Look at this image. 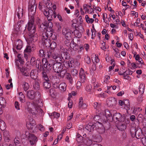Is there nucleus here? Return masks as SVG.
I'll use <instances>...</instances> for the list:
<instances>
[{"instance_id": "24", "label": "nucleus", "mask_w": 146, "mask_h": 146, "mask_svg": "<svg viewBox=\"0 0 146 146\" xmlns=\"http://www.w3.org/2000/svg\"><path fill=\"white\" fill-rule=\"evenodd\" d=\"M87 106L86 103L83 102V99L82 97H81L79 99V102L78 107L80 109H84L86 108Z\"/></svg>"}, {"instance_id": "6", "label": "nucleus", "mask_w": 146, "mask_h": 146, "mask_svg": "<svg viewBox=\"0 0 146 146\" xmlns=\"http://www.w3.org/2000/svg\"><path fill=\"white\" fill-rule=\"evenodd\" d=\"M100 126H102L101 123H100L98 121L96 123L93 122H89V123L86 125L85 128L89 131L92 132L94 130H97L99 129Z\"/></svg>"}, {"instance_id": "50", "label": "nucleus", "mask_w": 146, "mask_h": 146, "mask_svg": "<svg viewBox=\"0 0 146 146\" xmlns=\"http://www.w3.org/2000/svg\"><path fill=\"white\" fill-rule=\"evenodd\" d=\"M29 86L27 83L25 82L23 84V88L25 91L26 92L29 89Z\"/></svg>"}, {"instance_id": "9", "label": "nucleus", "mask_w": 146, "mask_h": 146, "mask_svg": "<svg viewBox=\"0 0 146 146\" xmlns=\"http://www.w3.org/2000/svg\"><path fill=\"white\" fill-rule=\"evenodd\" d=\"M27 97L31 100L40 97V94L38 92H35L33 90H29L26 92Z\"/></svg>"}, {"instance_id": "42", "label": "nucleus", "mask_w": 146, "mask_h": 146, "mask_svg": "<svg viewBox=\"0 0 146 146\" xmlns=\"http://www.w3.org/2000/svg\"><path fill=\"white\" fill-rule=\"evenodd\" d=\"M72 33L74 34L75 36L78 38H80L82 36L81 33L78 30H74L73 32H72Z\"/></svg>"}, {"instance_id": "47", "label": "nucleus", "mask_w": 146, "mask_h": 146, "mask_svg": "<svg viewBox=\"0 0 146 146\" xmlns=\"http://www.w3.org/2000/svg\"><path fill=\"white\" fill-rule=\"evenodd\" d=\"M6 128L5 123L2 120L0 121V129L1 130H4Z\"/></svg>"}, {"instance_id": "7", "label": "nucleus", "mask_w": 146, "mask_h": 146, "mask_svg": "<svg viewBox=\"0 0 146 146\" xmlns=\"http://www.w3.org/2000/svg\"><path fill=\"white\" fill-rule=\"evenodd\" d=\"M130 132L132 137H135L137 139L141 138L143 135L142 130L140 128H138L136 130L134 127L131 128L130 129Z\"/></svg>"}, {"instance_id": "27", "label": "nucleus", "mask_w": 146, "mask_h": 146, "mask_svg": "<svg viewBox=\"0 0 146 146\" xmlns=\"http://www.w3.org/2000/svg\"><path fill=\"white\" fill-rule=\"evenodd\" d=\"M65 44L67 46H68L70 45V46L72 47V45H73L74 46H72L73 47H76V43L74 44V41L72 40H69L66 39L65 41Z\"/></svg>"}, {"instance_id": "45", "label": "nucleus", "mask_w": 146, "mask_h": 146, "mask_svg": "<svg viewBox=\"0 0 146 146\" xmlns=\"http://www.w3.org/2000/svg\"><path fill=\"white\" fill-rule=\"evenodd\" d=\"M18 67L19 68H20V70L22 72V74L23 75L27 76H29V73L25 69H22L21 68H19V66H18Z\"/></svg>"}, {"instance_id": "23", "label": "nucleus", "mask_w": 146, "mask_h": 146, "mask_svg": "<svg viewBox=\"0 0 146 146\" xmlns=\"http://www.w3.org/2000/svg\"><path fill=\"white\" fill-rule=\"evenodd\" d=\"M3 135L5 141L9 142L10 140V136L9 132L7 130H5L3 132Z\"/></svg>"}, {"instance_id": "54", "label": "nucleus", "mask_w": 146, "mask_h": 146, "mask_svg": "<svg viewBox=\"0 0 146 146\" xmlns=\"http://www.w3.org/2000/svg\"><path fill=\"white\" fill-rule=\"evenodd\" d=\"M76 140L78 142H80V140L82 139L83 137L80 134L78 133L76 135Z\"/></svg>"}, {"instance_id": "36", "label": "nucleus", "mask_w": 146, "mask_h": 146, "mask_svg": "<svg viewBox=\"0 0 146 146\" xmlns=\"http://www.w3.org/2000/svg\"><path fill=\"white\" fill-rule=\"evenodd\" d=\"M66 70L63 69L62 70L60 71V72L58 73V76L60 77V78H64V76H65L66 74L67 73H66Z\"/></svg>"}, {"instance_id": "38", "label": "nucleus", "mask_w": 146, "mask_h": 146, "mask_svg": "<svg viewBox=\"0 0 146 146\" xmlns=\"http://www.w3.org/2000/svg\"><path fill=\"white\" fill-rule=\"evenodd\" d=\"M6 102L5 98H0V105L1 107L4 108L5 107Z\"/></svg>"}, {"instance_id": "17", "label": "nucleus", "mask_w": 146, "mask_h": 146, "mask_svg": "<svg viewBox=\"0 0 146 146\" xmlns=\"http://www.w3.org/2000/svg\"><path fill=\"white\" fill-rule=\"evenodd\" d=\"M27 126L30 132L34 133L36 131V126L35 123H30L27 124Z\"/></svg>"}, {"instance_id": "11", "label": "nucleus", "mask_w": 146, "mask_h": 146, "mask_svg": "<svg viewBox=\"0 0 146 146\" xmlns=\"http://www.w3.org/2000/svg\"><path fill=\"white\" fill-rule=\"evenodd\" d=\"M113 121L114 122H119L125 120V118L122 116L119 113H115L111 119V121Z\"/></svg>"}, {"instance_id": "60", "label": "nucleus", "mask_w": 146, "mask_h": 146, "mask_svg": "<svg viewBox=\"0 0 146 146\" xmlns=\"http://www.w3.org/2000/svg\"><path fill=\"white\" fill-rule=\"evenodd\" d=\"M130 119L131 121L133 122L135 121L136 120L137 121L138 120V119H136L135 116L134 115H131L130 117Z\"/></svg>"}, {"instance_id": "52", "label": "nucleus", "mask_w": 146, "mask_h": 146, "mask_svg": "<svg viewBox=\"0 0 146 146\" xmlns=\"http://www.w3.org/2000/svg\"><path fill=\"white\" fill-rule=\"evenodd\" d=\"M84 60L85 62L88 64L91 63V59L90 57L88 56H86L85 57Z\"/></svg>"}, {"instance_id": "10", "label": "nucleus", "mask_w": 146, "mask_h": 146, "mask_svg": "<svg viewBox=\"0 0 146 146\" xmlns=\"http://www.w3.org/2000/svg\"><path fill=\"white\" fill-rule=\"evenodd\" d=\"M42 66L45 69V70L49 71L52 69L53 63V60L48 62L46 59L43 58L42 60Z\"/></svg>"}, {"instance_id": "39", "label": "nucleus", "mask_w": 146, "mask_h": 146, "mask_svg": "<svg viewBox=\"0 0 146 146\" xmlns=\"http://www.w3.org/2000/svg\"><path fill=\"white\" fill-rule=\"evenodd\" d=\"M145 86L144 84L142 83L140 84L139 87V93L142 95L144 92Z\"/></svg>"}, {"instance_id": "63", "label": "nucleus", "mask_w": 146, "mask_h": 146, "mask_svg": "<svg viewBox=\"0 0 146 146\" xmlns=\"http://www.w3.org/2000/svg\"><path fill=\"white\" fill-rule=\"evenodd\" d=\"M92 6V4L91 3H90L89 5H88L87 4H85L83 6V9H86V10L87 9H88V8H91Z\"/></svg>"}, {"instance_id": "1", "label": "nucleus", "mask_w": 146, "mask_h": 146, "mask_svg": "<svg viewBox=\"0 0 146 146\" xmlns=\"http://www.w3.org/2000/svg\"><path fill=\"white\" fill-rule=\"evenodd\" d=\"M29 21L28 25L25 27L28 31L29 36L27 38L29 42H35L38 39V35L36 33V28L34 25V18H29Z\"/></svg>"}, {"instance_id": "57", "label": "nucleus", "mask_w": 146, "mask_h": 146, "mask_svg": "<svg viewBox=\"0 0 146 146\" xmlns=\"http://www.w3.org/2000/svg\"><path fill=\"white\" fill-rule=\"evenodd\" d=\"M15 108L18 110L20 109V104L17 101H16L15 102Z\"/></svg>"}, {"instance_id": "15", "label": "nucleus", "mask_w": 146, "mask_h": 146, "mask_svg": "<svg viewBox=\"0 0 146 146\" xmlns=\"http://www.w3.org/2000/svg\"><path fill=\"white\" fill-rule=\"evenodd\" d=\"M52 50H48L46 53L42 49H40L39 50L38 54L39 56L40 57L43 58L44 57L47 59H49L48 54V52H51Z\"/></svg>"}, {"instance_id": "37", "label": "nucleus", "mask_w": 146, "mask_h": 146, "mask_svg": "<svg viewBox=\"0 0 146 146\" xmlns=\"http://www.w3.org/2000/svg\"><path fill=\"white\" fill-rule=\"evenodd\" d=\"M43 86L44 87L48 89L51 87L50 81L49 80L48 81H45L43 83Z\"/></svg>"}, {"instance_id": "19", "label": "nucleus", "mask_w": 146, "mask_h": 146, "mask_svg": "<svg viewBox=\"0 0 146 146\" xmlns=\"http://www.w3.org/2000/svg\"><path fill=\"white\" fill-rule=\"evenodd\" d=\"M24 24V21L23 20L19 21L17 23V25L15 26L14 28L15 31H16L19 32L22 29V26H23Z\"/></svg>"}, {"instance_id": "16", "label": "nucleus", "mask_w": 146, "mask_h": 146, "mask_svg": "<svg viewBox=\"0 0 146 146\" xmlns=\"http://www.w3.org/2000/svg\"><path fill=\"white\" fill-rule=\"evenodd\" d=\"M52 30H49L47 32L43 33V35H44L45 37L46 38H49L50 37L53 40H55L56 39V35L52 33Z\"/></svg>"}, {"instance_id": "55", "label": "nucleus", "mask_w": 146, "mask_h": 146, "mask_svg": "<svg viewBox=\"0 0 146 146\" xmlns=\"http://www.w3.org/2000/svg\"><path fill=\"white\" fill-rule=\"evenodd\" d=\"M71 72L73 76H76L78 74V71L76 69H73L71 70Z\"/></svg>"}, {"instance_id": "14", "label": "nucleus", "mask_w": 146, "mask_h": 146, "mask_svg": "<svg viewBox=\"0 0 146 146\" xmlns=\"http://www.w3.org/2000/svg\"><path fill=\"white\" fill-rule=\"evenodd\" d=\"M116 126L119 130L123 131L126 129L127 124L125 123V120L123 121H121L117 122Z\"/></svg>"}, {"instance_id": "44", "label": "nucleus", "mask_w": 146, "mask_h": 146, "mask_svg": "<svg viewBox=\"0 0 146 146\" xmlns=\"http://www.w3.org/2000/svg\"><path fill=\"white\" fill-rule=\"evenodd\" d=\"M85 19L86 21L88 23H92L94 21V19L92 18H90L88 15L85 16Z\"/></svg>"}, {"instance_id": "20", "label": "nucleus", "mask_w": 146, "mask_h": 146, "mask_svg": "<svg viewBox=\"0 0 146 146\" xmlns=\"http://www.w3.org/2000/svg\"><path fill=\"white\" fill-rule=\"evenodd\" d=\"M79 77L81 82L84 83L86 80V75L85 74L84 69L81 68L80 69L79 73Z\"/></svg>"}, {"instance_id": "43", "label": "nucleus", "mask_w": 146, "mask_h": 146, "mask_svg": "<svg viewBox=\"0 0 146 146\" xmlns=\"http://www.w3.org/2000/svg\"><path fill=\"white\" fill-rule=\"evenodd\" d=\"M85 145L90 146L92 145V140L89 138L86 139L84 141Z\"/></svg>"}, {"instance_id": "46", "label": "nucleus", "mask_w": 146, "mask_h": 146, "mask_svg": "<svg viewBox=\"0 0 146 146\" xmlns=\"http://www.w3.org/2000/svg\"><path fill=\"white\" fill-rule=\"evenodd\" d=\"M42 79L45 81H48L49 79L48 78L46 72H42Z\"/></svg>"}, {"instance_id": "31", "label": "nucleus", "mask_w": 146, "mask_h": 146, "mask_svg": "<svg viewBox=\"0 0 146 146\" xmlns=\"http://www.w3.org/2000/svg\"><path fill=\"white\" fill-rule=\"evenodd\" d=\"M59 89L62 92H65L66 89V85L65 83H62L60 84Z\"/></svg>"}, {"instance_id": "56", "label": "nucleus", "mask_w": 146, "mask_h": 146, "mask_svg": "<svg viewBox=\"0 0 146 146\" xmlns=\"http://www.w3.org/2000/svg\"><path fill=\"white\" fill-rule=\"evenodd\" d=\"M125 102H126V105H125V108L126 109L127 111L129 109V104L128 100H125Z\"/></svg>"}, {"instance_id": "64", "label": "nucleus", "mask_w": 146, "mask_h": 146, "mask_svg": "<svg viewBox=\"0 0 146 146\" xmlns=\"http://www.w3.org/2000/svg\"><path fill=\"white\" fill-rule=\"evenodd\" d=\"M18 60L20 64H22L23 63L24 61L22 59V58L20 56V54H18Z\"/></svg>"}, {"instance_id": "29", "label": "nucleus", "mask_w": 146, "mask_h": 146, "mask_svg": "<svg viewBox=\"0 0 146 146\" xmlns=\"http://www.w3.org/2000/svg\"><path fill=\"white\" fill-rule=\"evenodd\" d=\"M65 79L70 83L72 84L73 82V78L70 73H67L65 76Z\"/></svg>"}, {"instance_id": "48", "label": "nucleus", "mask_w": 146, "mask_h": 146, "mask_svg": "<svg viewBox=\"0 0 146 146\" xmlns=\"http://www.w3.org/2000/svg\"><path fill=\"white\" fill-rule=\"evenodd\" d=\"M31 63H34L33 64H35V65H37V62H38V64L39 63V60L37 59L36 60V58L35 57H32L31 58Z\"/></svg>"}, {"instance_id": "51", "label": "nucleus", "mask_w": 146, "mask_h": 146, "mask_svg": "<svg viewBox=\"0 0 146 146\" xmlns=\"http://www.w3.org/2000/svg\"><path fill=\"white\" fill-rule=\"evenodd\" d=\"M99 85L98 84L95 83L94 84V87L93 88L92 91L93 92H95L96 90L99 87Z\"/></svg>"}, {"instance_id": "35", "label": "nucleus", "mask_w": 146, "mask_h": 146, "mask_svg": "<svg viewBox=\"0 0 146 146\" xmlns=\"http://www.w3.org/2000/svg\"><path fill=\"white\" fill-rule=\"evenodd\" d=\"M85 89L86 91L89 92L90 94H92L93 92L92 91V88L91 85L90 84L86 85Z\"/></svg>"}, {"instance_id": "30", "label": "nucleus", "mask_w": 146, "mask_h": 146, "mask_svg": "<svg viewBox=\"0 0 146 146\" xmlns=\"http://www.w3.org/2000/svg\"><path fill=\"white\" fill-rule=\"evenodd\" d=\"M63 62V65L66 68H68L72 67V63L71 61H68L64 60Z\"/></svg>"}, {"instance_id": "41", "label": "nucleus", "mask_w": 146, "mask_h": 146, "mask_svg": "<svg viewBox=\"0 0 146 146\" xmlns=\"http://www.w3.org/2000/svg\"><path fill=\"white\" fill-rule=\"evenodd\" d=\"M59 50L61 52V54H62V55H64V53H66L67 56V53L66 51V50L64 46H60Z\"/></svg>"}, {"instance_id": "25", "label": "nucleus", "mask_w": 146, "mask_h": 146, "mask_svg": "<svg viewBox=\"0 0 146 146\" xmlns=\"http://www.w3.org/2000/svg\"><path fill=\"white\" fill-rule=\"evenodd\" d=\"M38 99V100H36L34 102L36 105V106L37 109H38V108L41 107L43 106V101L42 99L40 98V97L39 98H36Z\"/></svg>"}, {"instance_id": "58", "label": "nucleus", "mask_w": 146, "mask_h": 146, "mask_svg": "<svg viewBox=\"0 0 146 146\" xmlns=\"http://www.w3.org/2000/svg\"><path fill=\"white\" fill-rule=\"evenodd\" d=\"M108 46H106V44L105 43H102L101 48L102 50H106L108 48Z\"/></svg>"}, {"instance_id": "21", "label": "nucleus", "mask_w": 146, "mask_h": 146, "mask_svg": "<svg viewBox=\"0 0 146 146\" xmlns=\"http://www.w3.org/2000/svg\"><path fill=\"white\" fill-rule=\"evenodd\" d=\"M38 75V72L36 69L32 70L30 74L31 78L35 80L39 79L37 78Z\"/></svg>"}, {"instance_id": "53", "label": "nucleus", "mask_w": 146, "mask_h": 146, "mask_svg": "<svg viewBox=\"0 0 146 146\" xmlns=\"http://www.w3.org/2000/svg\"><path fill=\"white\" fill-rule=\"evenodd\" d=\"M56 42H52L51 43H50L49 47H50L52 49L51 50H52V49H54V48L56 47Z\"/></svg>"}, {"instance_id": "59", "label": "nucleus", "mask_w": 146, "mask_h": 146, "mask_svg": "<svg viewBox=\"0 0 146 146\" xmlns=\"http://www.w3.org/2000/svg\"><path fill=\"white\" fill-rule=\"evenodd\" d=\"M91 31L92 32V38H94L96 36V31L94 28L93 30H92Z\"/></svg>"}, {"instance_id": "40", "label": "nucleus", "mask_w": 146, "mask_h": 146, "mask_svg": "<svg viewBox=\"0 0 146 146\" xmlns=\"http://www.w3.org/2000/svg\"><path fill=\"white\" fill-rule=\"evenodd\" d=\"M60 113L54 112L51 114L50 116L51 119H54L55 118H58L60 117Z\"/></svg>"}, {"instance_id": "4", "label": "nucleus", "mask_w": 146, "mask_h": 146, "mask_svg": "<svg viewBox=\"0 0 146 146\" xmlns=\"http://www.w3.org/2000/svg\"><path fill=\"white\" fill-rule=\"evenodd\" d=\"M27 41L29 44L27 46L24 52V57L26 60H27L28 58L30 57V53L31 52L33 51L35 49V45L33 44L34 42L33 41L32 42H29L27 41Z\"/></svg>"}, {"instance_id": "34", "label": "nucleus", "mask_w": 146, "mask_h": 146, "mask_svg": "<svg viewBox=\"0 0 146 146\" xmlns=\"http://www.w3.org/2000/svg\"><path fill=\"white\" fill-rule=\"evenodd\" d=\"M19 98L20 101L21 103H24L25 102V96L22 92H20L19 93Z\"/></svg>"}, {"instance_id": "33", "label": "nucleus", "mask_w": 146, "mask_h": 146, "mask_svg": "<svg viewBox=\"0 0 146 146\" xmlns=\"http://www.w3.org/2000/svg\"><path fill=\"white\" fill-rule=\"evenodd\" d=\"M23 9H21L19 7L18 8V11L17 12V15L18 18L19 19H20L23 16Z\"/></svg>"}, {"instance_id": "5", "label": "nucleus", "mask_w": 146, "mask_h": 146, "mask_svg": "<svg viewBox=\"0 0 146 146\" xmlns=\"http://www.w3.org/2000/svg\"><path fill=\"white\" fill-rule=\"evenodd\" d=\"M53 24L51 22L45 21L39 26L40 30L43 31L42 33L47 32L49 30H52Z\"/></svg>"}, {"instance_id": "22", "label": "nucleus", "mask_w": 146, "mask_h": 146, "mask_svg": "<svg viewBox=\"0 0 146 146\" xmlns=\"http://www.w3.org/2000/svg\"><path fill=\"white\" fill-rule=\"evenodd\" d=\"M45 35H43V33H42V43L46 47H49L50 43V41L48 38H46L45 37Z\"/></svg>"}, {"instance_id": "32", "label": "nucleus", "mask_w": 146, "mask_h": 146, "mask_svg": "<svg viewBox=\"0 0 146 146\" xmlns=\"http://www.w3.org/2000/svg\"><path fill=\"white\" fill-rule=\"evenodd\" d=\"M17 45V48L18 50H21L23 47V42L20 40H19L16 43Z\"/></svg>"}, {"instance_id": "18", "label": "nucleus", "mask_w": 146, "mask_h": 146, "mask_svg": "<svg viewBox=\"0 0 146 146\" xmlns=\"http://www.w3.org/2000/svg\"><path fill=\"white\" fill-rule=\"evenodd\" d=\"M28 139L31 144L32 145H34L37 141V137L33 134L29 133L28 136Z\"/></svg>"}, {"instance_id": "61", "label": "nucleus", "mask_w": 146, "mask_h": 146, "mask_svg": "<svg viewBox=\"0 0 146 146\" xmlns=\"http://www.w3.org/2000/svg\"><path fill=\"white\" fill-rule=\"evenodd\" d=\"M48 20L47 21L51 22L52 19V13L50 14L48 16H46Z\"/></svg>"}, {"instance_id": "13", "label": "nucleus", "mask_w": 146, "mask_h": 146, "mask_svg": "<svg viewBox=\"0 0 146 146\" xmlns=\"http://www.w3.org/2000/svg\"><path fill=\"white\" fill-rule=\"evenodd\" d=\"M62 34L65 36L66 39L72 40V34L69 29L66 28H64L62 30Z\"/></svg>"}, {"instance_id": "28", "label": "nucleus", "mask_w": 146, "mask_h": 146, "mask_svg": "<svg viewBox=\"0 0 146 146\" xmlns=\"http://www.w3.org/2000/svg\"><path fill=\"white\" fill-rule=\"evenodd\" d=\"M105 116L107 120H108L110 121H111L112 116L109 111L107 110L105 111Z\"/></svg>"}, {"instance_id": "12", "label": "nucleus", "mask_w": 146, "mask_h": 146, "mask_svg": "<svg viewBox=\"0 0 146 146\" xmlns=\"http://www.w3.org/2000/svg\"><path fill=\"white\" fill-rule=\"evenodd\" d=\"M52 68L55 72L59 73L63 69V66L62 64L55 63L53 64Z\"/></svg>"}, {"instance_id": "26", "label": "nucleus", "mask_w": 146, "mask_h": 146, "mask_svg": "<svg viewBox=\"0 0 146 146\" xmlns=\"http://www.w3.org/2000/svg\"><path fill=\"white\" fill-rule=\"evenodd\" d=\"M40 80L39 79L35 80L34 81V84L33 85L34 89L36 90H38L40 89L39 82Z\"/></svg>"}, {"instance_id": "62", "label": "nucleus", "mask_w": 146, "mask_h": 146, "mask_svg": "<svg viewBox=\"0 0 146 146\" xmlns=\"http://www.w3.org/2000/svg\"><path fill=\"white\" fill-rule=\"evenodd\" d=\"M86 11L88 13L93 14L94 13V10L92 8H91L90 9H86Z\"/></svg>"}, {"instance_id": "8", "label": "nucleus", "mask_w": 146, "mask_h": 146, "mask_svg": "<svg viewBox=\"0 0 146 146\" xmlns=\"http://www.w3.org/2000/svg\"><path fill=\"white\" fill-rule=\"evenodd\" d=\"M27 110L28 111L31 113L32 114H35L36 112V104L34 102L33 104L30 103L29 102H27Z\"/></svg>"}, {"instance_id": "3", "label": "nucleus", "mask_w": 146, "mask_h": 146, "mask_svg": "<svg viewBox=\"0 0 146 146\" xmlns=\"http://www.w3.org/2000/svg\"><path fill=\"white\" fill-rule=\"evenodd\" d=\"M36 6L35 0H30L29 3V18H34V15L36 12Z\"/></svg>"}, {"instance_id": "49", "label": "nucleus", "mask_w": 146, "mask_h": 146, "mask_svg": "<svg viewBox=\"0 0 146 146\" xmlns=\"http://www.w3.org/2000/svg\"><path fill=\"white\" fill-rule=\"evenodd\" d=\"M20 139L18 138H15L14 139V141L15 144V146H21V143L19 142Z\"/></svg>"}, {"instance_id": "2", "label": "nucleus", "mask_w": 146, "mask_h": 146, "mask_svg": "<svg viewBox=\"0 0 146 146\" xmlns=\"http://www.w3.org/2000/svg\"><path fill=\"white\" fill-rule=\"evenodd\" d=\"M64 53V55L63 56L62 54H58L52 50L51 52H48V55L49 59L52 58L54 59L55 63L62 64L64 60L66 59L67 58L66 53Z\"/></svg>"}]
</instances>
